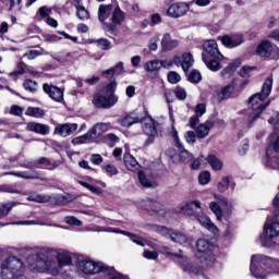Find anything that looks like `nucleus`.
<instances>
[{"mask_svg": "<svg viewBox=\"0 0 279 279\" xmlns=\"http://www.w3.org/2000/svg\"><path fill=\"white\" fill-rule=\"evenodd\" d=\"M274 86V78L268 77L265 80L262 92L257 93L250 97L248 106H251L252 110L248 112V123L252 125L253 121H256L267 106H269V101L267 104H263L269 95H271V87Z\"/></svg>", "mask_w": 279, "mask_h": 279, "instance_id": "1", "label": "nucleus"}, {"mask_svg": "<svg viewBox=\"0 0 279 279\" xmlns=\"http://www.w3.org/2000/svg\"><path fill=\"white\" fill-rule=\"evenodd\" d=\"M29 252L28 256L26 257V263L33 271H38L39 274H44L46 271L47 274H50V276H58L60 271H62V268L58 262L54 259L44 258L39 259L38 253L40 252V248H29L27 250Z\"/></svg>", "mask_w": 279, "mask_h": 279, "instance_id": "2", "label": "nucleus"}, {"mask_svg": "<svg viewBox=\"0 0 279 279\" xmlns=\"http://www.w3.org/2000/svg\"><path fill=\"white\" fill-rule=\"evenodd\" d=\"M202 59L209 71L216 72L221 69V60H223V54H221L219 51L217 40L209 39L203 44Z\"/></svg>", "mask_w": 279, "mask_h": 279, "instance_id": "3", "label": "nucleus"}, {"mask_svg": "<svg viewBox=\"0 0 279 279\" xmlns=\"http://www.w3.org/2000/svg\"><path fill=\"white\" fill-rule=\"evenodd\" d=\"M270 267L274 274H279V259H271L264 255H253L251 258V274L256 279H265L267 270Z\"/></svg>", "mask_w": 279, "mask_h": 279, "instance_id": "4", "label": "nucleus"}, {"mask_svg": "<svg viewBox=\"0 0 279 279\" xmlns=\"http://www.w3.org/2000/svg\"><path fill=\"white\" fill-rule=\"evenodd\" d=\"M77 267L82 274L85 276H95L97 274H105L106 279H110V274H119L113 268L108 267L101 262H95L88 257H80L77 262Z\"/></svg>", "mask_w": 279, "mask_h": 279, "instance_id": "5", "label": "nucleus"}, {"mask_svg": "<svg viewBox=\"0 0 279 279\" xmlns=\"http://www.w3.org/2000/svg\"><path fill=\"white\" fill-rule=\"evenodd\" d=\"M0 269L2 279H25V276L21 275L25 269V265L19 257H9L1 264Z\"/></svg>", "mask_w": 279, "mask_h": 279, "instance_id": "6", "label": "nucleus"}, {"mask_svg": "<svg viewBox=\"0 0 279 279\" xmlns=\"http://www.w3.org/2000/svg\"><path fill=\"white\" fill-rule=\"evenodd\" d=\"M117 90V82L109 83L102 94H96L93 99V104L96 108H112L118 101L119 96L114 95Z\"/></svg>", "mask_w": 279, "mask_h": 279, "instance_id": "7", "label": "nucleus"}, {"mask_svg": "<svg viewBox=\"0 0 279 279\" xmlns=\"http://www.w3.org/2000/svg\"><path fill=\"white\" fill-rule=\"evenodd\" d=\"M148 229L151 232H156L157 234L165 236L166 239H170V241L178 243L179 245H191L193 243V240L186 234L180 231H173V229H169L165 226L151 223L148 225Z\"/></svg>", "mask_w": 279, "mask_h": 279, "instance_id": "8", "label": "nucleus"}, {"mask_svg": "<svg viewBox=\"0 0 279 279\" xmlns=\"http://www.w3.org/2000/svg\"><path fill=\"white\" fill-rule=\"evenodd\" d=\"M37 258L39 260L45 258H57L61 269H64V267H69V265L73 264V257H71V253L62 248L41 247L37 253Z\"/></svg>", "mask_w": 279, "mask_h": 279, "instance_id": "9", "label": "nucleus"}, {"mask_svg": "<svg viewBox=\"0 0 279 279\" xmlns=\"http://www.w3.org/2000/svg\"><path fill=\"white\" fill-rule=\"evenodd\" d=\"M28 202H36L37 204H47V202H56L58 206H64L66 204H71L73 202V196L70 194H57L53 196L38 194V195H31L27 197Z\"/></svg>", "mask_w": 279, "mask_h": 279, "instance_id": "10", "label": "nucleus"}, {"mask_svg": "<svg viewBox=\"0 0 279 279\" xmlns=\"http://www.w3.org/2000/svg\"><path fill=\"white\" fill-rule=\"evenodd\" d=\"M215 198L217 199V202H211L209 204V208L211 213H214V215L216 216L217 220L222 221L223 210L225 213L230 214L232 213L234 206L232 205V202L228 201V198L223 196L215 195ZM221 208H223V210H221Z\"/></svg>", "mask_w": 279, "mask_h": 279, "instance_id": "11", "label": "nucleus"}, {"mask_svg": "<svg viewBox=\"0 0 279 279\" xmlns=\"http://www.w3.org/2000/svg\"><path fill=\"white\" fill-rule=\"evenodd\" d=\"M142 206L144 210H148V213H150V215L155 217L157 221H165L167 217V209H165L163 204L151 198H146L142 201Z\"/></svg>", "mask_w": 279, "mask_h": 279, "instance_id": "12", "label": "nucleus"}, {"mask_svg": "<svg viewBox=\"0 0 279 279\" xmlns=\"http://www.w3.org/2000/svg\"><path fill=\"white\" fill-rule=\"evenodd\" d=\"M260 58H270V60H279V48L269 40L263 41L256 49Z\"/></svg>", "mask_w": 279, "mask_h": 279, "instance_id": "13", "label": "nucleus"}, {"mask_svg": "<svg viewBox=\"0 0 279 279\" xmlns=\"http://www.w3.org/2000/svg\"><path fill=\"white\" fill-rule=\"evenodd\" d=\"M142 129L144 133L148 136V140L146 141L147 145H151L154 143V138L158 136V129H156V121L151 119V117L147 116V113L144 114V118H142Z\"/></svg>", "mask_w": 279, "mask_h": 279, "instance_id": "14", "label": "nucleus"}, {"mask_svg": "<svg viewBox=\"0 0 279 279\" xmlns=\"http://www.w3.org/2000/svg\"><path fill=\"white\" fill-rule=\"evenodd\" d=\"M169 135L171 136V138H173L175 143V147H178L180 151L179 158L181 162H190V160H193V155H191L189 150L184 149V146L182 145V143H180V137L178 136V130H175V128L172 126L171 131L169 132Z\"/></svg>", "mask_w": 279, "mask_h": 279, "instance_id": "15", "label": "nucleus"}, {"mask_svg": "<svg viewBox=\"0 0 279 279\" xmlns=\"http://www.w3.org/2000/svg\"><path fill=\"white\" fill-rule=\"evenodd\" d=\"M191 10V7L184 2H174L168 8L167 16L170 19H181Z\"/></svg>", "mask_w": 279, "mask_h": 279, "instance_id": "16", "label": "nucleus"}, {"mask_svg": "<svg viewBox=\"0 0 279 279\" xmlns=\"http://www.w3.org/2000/svg\"><path fill=\"white\" fill-rule=\"evenodd\" d=\"M43 89L53 101H57L58 104L64 101V89L48 83L43 85Z\"/></svg>", "mask_w": 279, "mask_h": 279, "instance_id": "17", "label": "nucleus"}, {"mask_svg": "<svg viewBox=\"0 0 279 279\" xmlns=\"http://www.w3.org/2000/svg\"><path fill=\"white\" fill-rule=\"evenodd\" d=\"M221 43L227 49H234L241 47L245 43L242 34L225 35L221 37Z\"/></svg>", "mask_w": 279, "mask_h": 279, "instance_id": "18", "label": "nucleus"}, {"mask_svg": "<svg viewBox=\"0 0 279 279\" xmlns=\"http://www.w3.org/2000/svg\"><path fill=\"white\" fill-rule=\"evenodd\" d=\"M195 208L202 209V203L199 201H187L179 206V213L187 217H195L197 215Z\"/></svg>", "mask_w": 279, "mask_h": 279, "instance_id": "19", "label": "nucleus"}, {"mask_svg": "<svg viewBox=\"0 0 279 279\" xmlns=\"http://www.w3.org/2000/svg\"><path fill=\"white\" fill-rule=\"evenodd\" d=\"M173 62L177 66H181L182 70L186 73V71L193 66L195 60L193 59V54L190 52H184L181 58L174 57Z\"/></svg>", "mask_w": 279, "mask_h": 279, "instance_id": "20", "label": "nucleus"}, {"mask_svg": "<svg viewBox=\"0 0 279 279\" xmlns=\"http://www.w3.org/2000/svg\"><path fill=\"white\" fill-rule=\"evenodd\" d=\"M194 217L203 228H206V230H209V232H213V234H217V232H219V229H217V226L213 223V221L208 216H206V214L199 213V214H196Z\"/></svg>", "mask_w": 279, "mask_h": 279, "instance_id": "21", "label": "nucleus"}, {"mask_svg": "<svg viewBox=\"0 0 279 279\" xmlns=\"http://www.w3.org/2000/svg\"><path fill=\"white\" fill-rule=\"evenodd\" d=\"M74 132H77V123L59 124L54 129V134H59V136H62L63 138L71 136Z\"/></svg>", "mask_w": 279, "mask_h": 279, "instance_id": "22", "label": "nucleus"}, {"mask_svg": "<svg viewBox=\"0 0 279 279\" xmlns=\"http://www.w3.org/2000/svg\"><path fill=\"white\" fill-rule=\"evenodd\" d=\"M144 117H145V112L141 113V112L134 111L121 120V125L123 128H130L134 125V123H141Z\"/></svg>", "mask_w": 279, "mask_h": 279, "instance_id": "23", "label": "nucleus"}, {"mask_svg": "<svg viewBox=\"0 0 279 279\" xmlns=\"http://www.w3.org/2000/svg\"><path fill=\"white\" fill-rule=\"evenodd\" d=\"M180 47V41L178 39L171 38V34L166 33L161 39V49L162 51H173Z\"/></svg>", "mask_w": 279, "mask_h": 279, "instance_id": "24", "label": "nucleus"}, {"mask_svg": "<svg viewBox=\"0 0 279 279\" xmlns=\"http://www.w3.org/2000/svg\"><path fill=\"white\" fill-rule=\"evenodd\" d=\"M137 175L138 182L144 189H156L158 186V184L155 183L154 179L151 178V175H149L148 172L138 171Z\"/></svg>", "mask_w": 279, "mask_h": 279, "instance_id": "25", "label": "nucleus"}, {"mask_svg": "<svg viewBox=\"0 0 279 279\" xmlns=\"http://www.w3.org/2000/svg\"><path fill=\"white\" fill-rule=\"evenodd\" d=\"M196 258L199 259L201 267L203 269H210L215 265V254L213 251L204 253L203 255H196Z\"/></svg>", "mask_w": 279, "mask_h": 279, "instance_id": "26", "label": "nucleus"}, {"mask_svg": "<svg viewBox=\"0 0 279 279\" xmlns=\"http://www.w3.org/2000/svg\"><path fill=\"white\" fill-rule=\"evenodd\" d=\"M26 130L27 132H35V134H49V126L37 122H28L26 124Z\"/></svg>", "mask_w": 279, "mask_h": 279, "instance_id": "27", "label": "nucleus"}, {"mask_svg": "<svg viewBox=\"0 0 279 279\" xmlns=\"http://www.w3.org/2000/svg\"><path fill=\"white\" fill-rule=\"evenodd\" d=\"M73 5L76 9V16L80 21H88L90 19V13L84 8L82 0H74Z\"/></svg>", "mask_w": 279, "mask_h": 279, "instance_id": "28", "label": "nucleus"}, {"mask_svg": "<svg viewBox=\"0 0 279 279\" xmlns=\"http://www.w3.org/2000/svg\"><path fill=\"white\" fill-rule=\"evenodd\" d=\"M111 125L110 123H97L90 131L89 136L90 138H97V136H101V134H106L108 130H110Z\"/></svg>", "mask_w": 279, "mask_h": 279, "instance_id": "29", "label": "nucleus"}, {"mask_svg": "<svg viewBox=\"0 0 279 279\" xmlns=\"http://www.w3.org/2000/svg\"><path fill=\"white\" fill-rule=\"evenodd\" d=\"M112 14V4H100L98 9V21L104 23Z\"/></svg>", "mask_w": 279, "mask_h": 279, "instance_id": "30", "label": "nucleus"}, {"mask_svg": "<svg viewBox=\"0 0 279 279\" xmlns=\"http://www.w3.org/2000/svg\"><path fill=\"white\" fill-rule=\"evenodd\" d=\"M124 165L129 171H138L141 169L138 161L130 154H124Z\"/></svg>", "mask_w": 279, "mask_h": 279, "instance_id": "31", "label": "nucleus"}, {"mask_svg": "<svg viewBox=\"0 0 279 279\" xmlns=\"http://www.w3.org/2000/svg\"><path fill=\"white\" fill-rule=\"evenodd\" d=\"M210 247H213L210 245V243H208V241L204 240V239H199L197 242H196V250H197V254L196 256H202L203 254H207V252H213L210 250Z\"/></svg>", "mask_w": 279, "mask_h": 279, "instance_id": "32", "label": "nucleus"}, {"mask_svg": "<svg viewBox=\"0 0 279 279\" xmlns=\"http://www.w3.org/2000/svg\"><path fill=\"white\" fill-rule=\"evenodd\" d=\"M241 66V60H235L232 63H230L227 68H225L221 72L220 75L222 77H230L236 69Z\"/></svg>", "mask_w": 279, "mask_h": 279, "instance_id": "33", "label": "nucleus"}, {"mask_svg": "<svg viewBox=\"0 0 279 279\" xmlns=\"http://www.w3.org/2000/svg\"><path fill=\"white\" fill-rule=\"evenodd\" d=\"M211 126L213 125L210 124V122L199 124L195 130L196 136L198 138H206V136H208V134H210V128Z\"/></svg>", "mask_w": 279, "mask_h": 279, "instance_id": "34", "label": "nucleus"}, {"mask_svg": "<svg viewBox=\"0 0 279 279\" xmlns=\"http://www.w3.org/2000/svg\"><path fill=\"white\" fill-rule=\"evenodd\" d=\"M111 21L114 25H122L123 21H125V13L121 11V8L116 7L112 11Z\"/></svg>", "mask_w": 279, "mask_h": 279, "instance_id": "35", "label": "nucleus"}, {"mask_svg": "<svg viewBox=\"0 0 279 279\" xmlns=\"http://www.w3.org/2000/svg\"><path fill=\"white\" fill-rule=\"evenodd\" d=\"M163 62L161 60H151L145 63L144 69L145 71H148V73H154V71H160L163 66Z\"/></svg>", "mask_w": 279, "mask_h": 279, "instance_id": "36", "label": "nucleus"}, {"mask_svg": "<svg viewBox=\"0 0 279 279\" xmlns=\"http://www.w3.org/2000/svg\"><path fill=\"white\" fill-rule=\"evenodd\" d=\"M4 175H14L15 178H22L23 180H38L37 172H5Z\"/></svg>", "mask_w": 279, "mask_h": 279, "instance_id": "37", "label": "nucleus"}, {"mask_svg": "<svg viewBox=\"0 0 279 279\" xmlns=\"http://www.w3.org/2000/svg\"><path fill=\"white\" fill-rule=\"evenodd\" d=\"M207 162L214 169V171H221L223 169V162L217 158L215 155H209L207 157Z\"/></svg>", "mask_w": 279, "mask_h": 279, "instance_id": "38", "label": "nucleus"}, {"mask_svg": "<svg viewBox=\"0 0 279 279\" xmlns=\"http://www.w3.org/2000/svg\"><path fill=\"white\" fill-rule=\"evenodd\" d=\"M40 56H49V52H47L44 48H40V50H29L23 54V58H27V60H36V58Z\"/></svg>", "mask_w": 279, "mask_h": 279, "instance_id": "39", "label": "nucleus"}, {"mask_svg": "<svg viewBox=\"0 0 279 279\" xmlns=\"http://www.w3.org/2000/svg\"><path fill=\"white\" fill-rule=\"evenodd\" d=\"M16 204L19 203L11 202L0 205V219H3V217H8V215H10V210H12V208H14Z\"/></svg>", "mask_w": 279, "mask_h": 279, "instance_id": "40", "label": "nucleus"}, {"mask_svg": "<svg viewBox=\"0 0 279 279\" xmlns=\"http://www.w3.org/2000/svg\"><path fill=\"white\" fill-rule=\"evenodd\" d=\"M25 114H27V117H35L36 119H40V117H45V111L38 107H29L27 108Z\"/></svg>", "mask_w": 279, "mask_h": 279, "instance_id": "41", "label": "nucleus"}, {"mask_svg": "<svg viewBox=\"0 0 279 279\" xmlns=\"http://www.w3.org/2000/svg\"><path fill=\"white\" fill-rule=\"evenodd\" d=\"M219 193H226L230 189V178L223 177L217 184Z\"/></svg>", "mask_w": 279, "mask_h": 279, "instance_id": "42", "label": "nucleus"}, {"mask_svg": "<svg viewBox=\"0 0 279 279\" xmlns=\"http://www.w3.org/2000/svg\"><path fill=\"white\" fill-rule=\"evenodd\" d=\"M187 80L192 84H198V82H202V73H199V71L197 70H193L187 75Z\"/></svg>", "mask_w": 279, "mask_h": 279, "instance_id": "43", "label": "nucleus"}, {"mask_svg": "<svg viewBox=\"0 0 279 279\" xmlns=\"http://www.w3.org/2000/svg\"><path fill=\"white\" fill-rule=\"evenodd\" d=\"M124 236H129L131 239V241L133 243H135V245H140L141 247H145V243L143 242V239H141V236L132 233V232H128L124 233Z\"/></svg>", "mask_w": 279, "mask_h": 279, "instance_id": "44", "label": "nucleus"}, {"mask_svg": "<svg viewBox=\"0 0 279 279\" xmlns=\"http://www.w3.org/2000/svg\"><path fill=\"white\" fill-rule=\"evenodd\" d=\"M93 43H95L97 47H99V49H101L102 51H108V49H110V40L106 38H100V39L94 40Z\"/></svg>", "mask_w": 279, "mask_h": 279, "instance_id": "45", "label": "nucleus"}, {"mask_svg": "<svg viewBox=\"0 0 279 279\" xmlns=\"http://www.w3.org/2000/svg\"><path fill=\"white\" fill-rule=\"evenodd\" d=\"M88 138H92L90 132H88L85 135L72 138L71 143H72V145H84V143H86L88 141Z\"/></svg>", "mask_w": 279, "mask_h": 279, "instance_id": "46", "label": "nucleus"}, {"mask_svg": "<svg viewBox=\"0 0 279 279\" xmlns=\"http://www.w3.org/2000/svg\"><path fill=\"white\" fill-rule=\"evenodd\" d=\"M232 93H234V84H229L221 89L222 99H229Z\"/></svg>", "mask_w": 279, "mask_h": 279, "instance_id": "47", "label": "nucleus"}, {"mask_svg": "<svg viewBox=\"0 0 279 279\" xmlns=\"http://www.w3.org/2000/svg\"><path fill=\"white\" fill-rule=\"evenodd\" d=\"M198 182L203 186L208 184L210 182V172H208V171L201 172L198 175Z\"/></svg>", "mask_w": 279, "mask_h": 279, "instance_id": "48", "label": "nucleus"}, {"mask_svg": "<svg viewBox=\"0 0 279 279\" xmlns=\"http://www.w3.org/2000/svg\"><path fill=\"white\" fill-rule=\"evenodd\" d=\"M25 90H29V93H36L38 88V84L35 81L27 80L24 82Z\"/></svg>", "mask_w": 279, "mask_h": 279, "instance_id": "49", "label": "nucleus"}, {"mask_svg": "<svg viewBox=\"0 0 279 279\" xmlns=\"http://www.w3.org/2000/svg\"><path fill=\"white\" fill-rule=\"evenodd\" d=\"M183 271H187L189 274H195L196 276H199V269L195 268L193 264L186 263L182 266Z\"/></svg>", "mask_w": 279, "mask_h": 279, "instance_id": "50", "label": "nucleus"}, {"mask_svg": "<svg viewBox=\"0 0 279 279\" xmlns=\"http://www.w3.org/2000/svg\"><path fill=\"white\" fill-rule=\"evenodd\" d=\"M104 168H105L106 173H108V175H118L119 174V169H117L114 167V165L106 163L104 166Z\"/></svg>", "mask_w": 279, "mask_h": 279, "instance_id": "51", "label": "nucleus"}, {"mask_svg": "<svg viewBox=\"0 0 279 279\" xmlns=\"http://www.w3.org/2000/svg\"><path fill=\"white\" fill-rule=\"evenodd\" d=\"M23 112H24L23 107H21L19 105L11 106L10 114H14V117H21V114H23Z\"/></svg>", "mask_w": 279, "mask_h": 279, "instance_id": "52", "label": "nucleus"}, {"mask_svg": "<svg viewBox=\"0 0 279 279\" xmlns=\"http://www.w3.org/2000/svg\"><path fill=\"white\" fill-rule=\"evenodd\" d=\"M0 193H16V194H21V191L16 190L12 185H0Z\"/></svg>", "mask_w": 279, "mask_h": 279, "instance_id": "53", "label": "nucleus"}, {"mask_svg": "<svg viewBox=\"0 0 279 279\" xmlns=\"http://www.w3.org/2000/svg\"><path fill=\"white\" fill-rule=\"evenodd\" d=\"M254 71V68L244 65L240 70L241 77H250L251 73Z\"/></svg>", "mask_w": 279, "mask_h": 279, "instance_id": "54", "label": "nucleus"}, {"mask_svg": "<svg viewBox=\"0 0 279 279\" xmlns=\"http://www.w3.org/2000/svg\"><path fill=\"white\" fill-rule=\"evenodd\" d=\"M180 80H182V77L177 72H170L168 74V81L170 82V84H178Z\"/></svg>", "mask_w": 279, "mask_h": 279, "instance_id": "55", "label": "nucleus"}, {"mask_svg": "<svg viewBox=\"0 0 279 279\" xmlns=\"http://www.w3.org/2000/svg\"><path fill=\"white\" fill-rule=\"evenodd\" d=\"M174 95L178 97L181 101H184L186 99V90L182 87H177L174 89Z\"/></svg>", "mask_w": 279, "mask_h": 279, "instance_id": "56", "label": "nucleus"}, {"mask_svg": "<svg viewBox=\"0 0 279 279\" xmlns=\"http://www.w3.org/2000/svg\"><path fill=\"white\" fill-rule=\"evenodd\" d=\"M195 114L197 117H204L206 114V105L205 104H198L195 107Z\"/></svg>", "mask_w": 279, "mask_h": 279, "instance_id": "57", "label": "nucleus"}, {"mask_svg": "<svg viewBox=\"0 0 279 279\" xmlns=\"http://www.w3.org/2000/svg\"><path fill=\"white\" fill-rule=\"evenodd\" d=\"M65 222L70 226H82L81 220L73 216L65 217Z\"/></svg>", "mask_w": 279, "mask_h": 279, "instance_id": "58", "label": "nucleus"}, {"mask_svg": "<svg viewBox=\"0 0 279 279\" xmlns=\"http://www.w3.org/2000/svg\"><path fill=\"white\" fill-rule=\"evenodd\" d=\"M37 14H39L41 19H47V16L51 14V9L47 7H40L39 10L37 11Z\"/></svg>", "mask_w": 279, "mask_h": 279, "instance_id": "59", "label": "nucleus"}, {"mask_svg": "<svg viewBox=\"0 0 279 279\" xmlns=\"http://www.w3.org/2000/svg\"><path fill=\"white\" fill-rule=\"evenodd\" d=\"M35 165H36V167H39L40 165H43L44 167H50L51 161L47 157H41V158L35 160Z\"/></svg>", "mask_w": 279, "mask_h": 279, "instance_id": "60", "label": "nucleus"}, {"mask_svg": "<svg viewBox=\"0 0 279 279\" xmlns=\"http://www.w3.org/2000/svg\"><path fill=\"white\" fill-rule=\"evenodd\" d=\"M204 160H205L204 157L196 158L192 163V169H194L195 171H197L198 169H202V165Z\"/></svg>", "mask_w": 279, "mask_h": 279, "instance_id": "61", "label": "nucleus"}, {"mask_svg": "<svg viewBox=\"0 0 279 279\" xmlns=\"http://www.w3.org/2000/svg\"><path fill=\"white\" fill-rule=\"evenodd\" d=\"M195 138H197V135L193 131H187L185 134V141L186 143L193 144L195 143Z\"/></svg>", "mask_w": 279, "mask_h": 279, "instance_id": "62", "label": "nucleus"}, {"mask_svg": "<svg viewBox=\"0 0 279 279\" xmlns=\"http://www.w3.org/2000/svg\"><path fill=\"white\" fill-rule=\"evenodd\" d=\"M102 29H104L105 32H109V34H114V32H117V26L104 22V23H102Z\"/></svg>", "mask_w": 279, "mask_h": 279, "instance_id": "63", "label": "nucleus"}, {"mask_svg": "<svg viewBox=\"0 0 279 279\" xmlns=\"http://www.w3.org/2000/svg\"><path fill=\"white\" fill-rule=\"evenodd\" d=\"M144 258H147L148 260H156V258H158V253L155 251H145Z\"/></svg>", "mask_w": 279, "mask_h": 279, "instance_id": "64", "label": "nucleus"}]
</instances>
